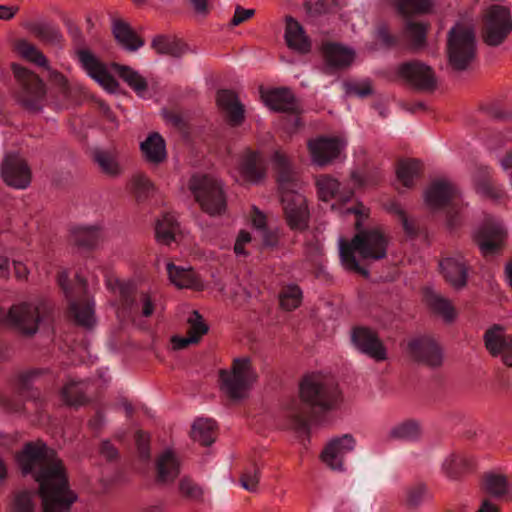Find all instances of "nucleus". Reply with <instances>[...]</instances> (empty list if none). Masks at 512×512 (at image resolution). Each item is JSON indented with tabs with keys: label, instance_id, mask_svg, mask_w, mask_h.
Listing matches in <instances>:
<instances>
[{
	"label": "nucleus",
	"instance_id": "nucleus-1",
	"mask_svg": "<svg viewBox=\"0 0 512 512\" xmlns=\"http://www.w3.org/2000/svg\"><path fill=\"white\" fill-rule=\"evenodd\" d=\"M299 402L289 407L288 417L296 432L310 433L311 424H318L322 415L337 410L343 395L338 383L321 373L304 375L299 382Z\"/></svg>",
	"mask_w": 512,
	"mask_h": 512
},
{
	"label": "nucleus",
	"instance_id": "nucleus-2",
	"mask_svg": "<svg viewBox=\"0 0 512 512\" xmlns=\"http://www.w3.org/2000/svg\"><path fill=\"white\" fill-rule=\"evenodd\" d=\"M355 226L358 232L350 241L343 238L339 240L340 261L345 270L368 277L369 271L359 264L355 252L363 259L381 260L387 255L389 239L378 228L359 230L360 221Z\"/></svg>",
	"mask_w": 512,
	"mask_h": 512
},
{
	"label": "nucleus",
	"instance_id": "nucleus-3",
	"mask_svg": "<svg viewBox=\"0 0 512 512\" xmlns=\"http://www.w3.org/2000/svg\"><path fill=\"white\" fill-rule=\"evenodd\" d=\"M447 65L455 72L469 70L477 58V39L472 25L456 22L447 32Z\"/></svg>",
	"mask_w": 512,
	"mask_h": 512
},
{
	"label": "nucleus",
	"instance_id": "nucleus-4",
	"mask_svg": "<svg viewBox=\"0 0 512 512\" xmlns=\"http://www.w3.org/2000/svg\"><path fill=\"white\" fill-rule=\"evenodd\" d=\"M15 461L21 474L31 475L37 483L40 476L50 471L66 469L57 452L40 439L26 442L16 453Z\"/></svg>",
	"mask_w": 512,
	"mask_h": 512
},
{
	"label": "nucleus",
	"instance_id": "nucleus-5",
	"mask_svg": "<svg viewBox=\"0 0 512 512\" xmlns=\"http://www.w3.org/2000/svg\"><path fill=\"white\" fill-rule=\"evenodd\" d=\"M43 512H70L77 494L70 489L67 470H54L38 479Z\"/></svg>",
	"mask_w": 512,
	"mask_h": 512
},
{
	"label": "nucleus",
	"instance_id": "nucleus-6",
	"mask_svg": "<svg viewBox=\"0 0 512 512\" xmlns=\"http://www.w3.org/2000/svg\"><path fill=\"white\" fill-rule=\"evenodd\" d=\"M188 186L203 212L209 216L226 212L227 197L222 181L211 175L196 174L190 178Z\"/></svg>",
	"mask_w": 512,
	"mask_h": 512
},
{
	"label": "nucleus",
	"instance_id": "nucleus-7",
	"mask_svg": "<svg viewBox=\"0 0 512 512\" xmlns=\"http://www.w3.org/2000/svg\"><path fill=\"white\" fill-rule=\"evenodd\" d=\"M257 377L249 357L235 358L230 369L219 371L220 389L231 400H242L247 397Z\"/></svg>",
	"mask_w": 512,
	"mask_h": 512
},
{
	"label": "nucleus",
	"instance_id": "nucleus-8",
	"mask_svg": "<svg viewBox=\"0 0 512 512\" xmlns=\"http://www.w3.org/2000/svg\"><path fill=\"white\" fill-rule=\"evenodd\" d=\"M11 70L19 89L15 93L17 103L30 113H39L44 107L46 88L42 79L28 68L11 64Z\"/></svg>",
	"mask_w": 512,
	"mask_h": 512
},
{
	"label": "nucleus",
	"instance_id": "nucleus-9",
	"mask_svg": "<svg viewBox=\"0 0 512 512\" xmlns=\"http://www.w3.org/2000/svg\"><path fill=\"white\" fill-rule=\"evenodd\" d=\"M49 311L50 307L45 303L34 305L22 302L12 305L8 312L0 308V322L17 330L24 336L31 337L37 333L39 323Z\"/></svg>",
	"mask_w": 512,
	"mask_h": 512
},
{
	"label": "nucleus",
	"instance_id": "nucleus-10",
	"mask_svg": "<svg viewBox=\"0 0 512 512\" xmlns=\"http://www.w3.org/2000/svg\"><path fill=\"white\" fill-rule=\"evenodd\" d=\"M512 32V16L506 6L493 4L483 12L481 39L489 47L503 44Z\"/></svg>",
	"mask_w": 512,
	"mask_h": 512
},
{
	"label": "nucleus",
	"instance_id": "nucleus-11",
	"mask_svg": "<svg viewBox=\"0 0 512 512\" xmlns=\"http://www.w3.org/2000/svg\"><path fill=\"white\" fill-rule=\"evenodd\" d=\"M397 75L410 87L419 92L432 93L438 86L433 68L418 60L399 64Z\"/></svg>",
	"mask_w": 512,
	"mask_h": 512
},
{
	"label": "nucleus",
	"instance_id": "nucleus-12",
	"mask_svg": "<svg viewBox=\"0 0 512 512\" xmlns=\"http://www.w3.org/2000/svg\"><path fill=\"white\" fill-rule=\"evenodd\" d=\"M506 238L507 231L504 227L491 219H486L472 235L473 241L485 258L500 253Z\"/></svg>",
	"mask_w": 512,
	"mask_h": 512
},
{
	"label": "nucleus",
	"instance_id": "nucleus-13",
	"mask_svg": "<svg viewBox=\"0 0 512 512\" xmlns=\"http://www.w3.org/2000/svg\"><path fill=\"white\" fill-rule=\"evenodd\" d=\"M281 203L288 227L293 231H306L309 228L310 212L305 196L297 191L284 192Z\"/></svg>",
	"mask_w": 512,
	"mask_h": 512
},
{
	"label": "nucleus",
	"instance_id": "nucleus-14",
	"mask_svg": "<svg viewBox=\"0 0 512 512\" xmlns=\"http://www.w3.org/2000/svg\"><path fill=\"white\" fill-rule=\"evenodd\" d=\"M265 105L272 111L295 115L294 130L302 126V108L293 91L288 87H278L262 92Z\"/></svg>",
	"mask_w": 512,
	"mask_h": 512
},
{
	"label": "nucleus",
	"instance_id": "nucleus-15",
	"mask_svg": "<svg viewBox=\"0 0 512 512\" xmlns=\"http://www.w3.org/2000/svg\"><path fill=\"white\" fill-rule=\"evenodd\" d=\"M351 342L362 354L381 362L387 359V349L378 333L365 326H356L351 330Z\"/></svg>",
	"mask_w": 512,
	"mask_h": 512
},
{
	"label": "nucleus",
	"instance_id": "nucleus-16",
	"mask_svg": "<svg viewBox=\"0 0 512 512\" xmlns=\"http://www.w3.org/2000/svg\"><path fill=\"white\" fill-rule=\"evenodd\" d=\"M78 60L87 74L100 86L110 93L119 89V83L108 71L106 65L101 62L90 50L81 49L77 51Z\"/></svg>",
	"mask_w": 512,
	"mask_h": 512
},
{
	"label": "nucleus",
	"instance_id": "nucleus-17",
	"mask_svg": "<svg viewBox=\"0 0 512 512\" xmlns=\"http://www.w3.org/2000/svg\"><path fill=\"white\" fill-rule=\"evenodd\" d=\"M424 200L430 210L438 211L460 200V192L452 182L438 179L425 190Z\"/></svg>",
	"mask_w": 512,
	"mask_h": 512
},
{
	"label": "nucleus",
	"instance_id": "nucleus-18",
	"mask_svg": "<svg viewBox=\"0 0 512 512\" xmlns=\"http://www.w3.org/2000/svg\"><path fill=\"white\" fill-rule=\"evenodd\" d=\"M346 146V141L339 137L321 136L308 142L312 160L318 166H326L337 159Z\"/></svg>",
	"mask_w": 512,
	"mask_h": 512
},
{
	"label": "nucleus",
	"instance_id": "nucleus-19",
	"mask_svg": "<svg viewBox=\"0 0 512 512\" xmlns=\"http://www.w3.org/2000/svg\"><path fill=\"white\" fill-rule=\"evenodd\" d=\"M439 267L445 281L452 288L462 290L467 286L470 265L462 254L456 253L442 258Z\"/></svg>",
	"mask_w": 512,
	"mask_h": 512
},
{
	"label": "nucleus",
	"instance_id": "nucleus-20",
	"mask_svg": "<svg viewBox=\"0 0 512 512\" xmlns=\"http://www.w3.org/2000/svg\"><path fill=\"white\" fill-rule=\"evenodd\" d=\"M1 175L8 186L17 189H25L31 182V170L18 154L6 155L2 162Z\"/></svg>",
	"mask_w": 512,
	"mask_h": 512
},
{
	"label": "nucleus",
	"instance_id": "nucleus-21",
	"mask_svg": "<svg viewBox=\"0 0 512 512\" xmlns=\"http://www.w3.org/2000/svg\"><path fill=\"white\" fill-rule=\"evenodd\" d=\"M483 338L488 352L494 357L501 355L502 362L512 367V335L505 334L503 326L494 324L486 330Z\"/></svg>",
	"mask_w": 512,
	"mask_h": 512
},
{
	"label": "nucleus",
	"instance_id": "nucleus-22",
	"mask_svg": "<svg viewBox=\"0 0 512 512\" xmlns=\"http://www.w3.org/2000/svg\"><path fill=\"white\" fill-rule=\"evenodd\" d=\"M408 351L415 361L430 367H439L443 362L440 346L428 337L411 340L408 343Z\"/></svg>",
	"mask_w": 512,
	"mask_h": 512
},
{
	"label": "nucleus",
	"instance_id": "nucleus-23",
	"mask_svg": "<svg viewBox=\"0 0 512 512\" xmlns=\"http://www.w3.org/2000/svg\"><path fill=\"white\" fill-rule=\"evenodd\" d=\"M355 447V439L350 434L332 439L321 452V460L332 470H343V458Z\"/></svg>",
	"mask_w": 512,
	"mask_h": 512
},
{
	"label": "nucleus",
	"instance_id": "nucleus-24",
	"mask_svg": "<svg viewBox=\"0 0 512 512\" xmlns=\"http://www.w3.org/2000/svg\"><path fill=\"white\" fill-rule=\"evenodd\" d=\"M327 67L341 70L348 68L355 59V51L337 42H323L320 48Z\"/></svg>",
	"mask_w": 512,
	"mask_h": 512
},
{
	"label": "nucleus",
	"instance_id": "nucleus-25",
	"mask_svg": "<svg viewBox=\"0 0 512 512\" xmlns=\"http://www.w3.org/2000/svg\"><path fill=\"white\" fill-rule=\"evenodd\" d=\"M216 103L219 109L225 112L228 123L233 126H240L245 120L244 106L238 99V95L229 89L217 91Z\"/></svg>",
	"mask_w": 512,
	"mask_h": 512
},
{
	"label": "nucleus",
	"instance_id": "nucleus-26",
	"mask_svg": "<svg viewBox=\"0 0 512 512\" xmlns=\"http://www.w3.org/2000/svg\"><path fill=\"white\" fill-rule=\"evenodd\" d=\"M273 167L277 174V182L281 196L284 192L297 191L298 178L292 169L289 158L281 151H276L272 157Z\"/></svg>",
	"mask_w": 512,
	"mask_h": 512
},
{
	"label": "nucleus",
	"instance_id": "nucleus-27",
	"mask_svg": "<svg viewBox=\"0 0 512 512\" xmlns=\"http://www.w3.org/2000/svg\"><path fill=\"white\" fill-rule=\"evenodd\" d=\"M69 301V313L73 317L76 325L91 329L95 325L94 302L86 297V294L80 297L76 295Z\"/></svg>",
	"mask_w": 512,
	"mask_h": 512
},
{
	"label": "nucleus",
	"instance_id": "nucleus-28",
	"mask_svg": "<svg viewBox=\"0 0 512 512\" xmlns=\"http://www.w3.org/2000/svg\"><path fill=\"white\" fill-rule=\"evenodd\" d=\"M111 30L118 45L128 52L137 51L145 43L130 24L122 19H113Z\"/></svg>",
	"mask_w": 512,
	"mask_h": 512
},
{
	"label": "nucleus",
	"instance_id": "nucleus-29",
	"mask_svg": "<svg viewBox=\"0 0 512 512\" xmlns=\"http://www.w3.org/2000/svg\"><path fill=\"white\" fill-rule=\"evenodd\" d=\"M285 41L287 46L301 54L309 53L311 41L306 35L303 26L292 16H286Z\"/></svg>",
	"mask_w": 512,
	"mask_h": 512
},
{
	"label": "nucleus",
	"instance_id": "nucleus-30",
	"mask_svg": "<svg viewBox=\"0 0 512 512\" xmlns=\"http://www.w3.org/2000/svg\"><path fill=\"white\" fill-rule=\"evenodd\" d=\"M101 237L100 228L93 226H73L70 228L69 242L78 249L95 248Z\"/></svg>",
	"mask_w": 512,
	"mask_h": 512
},
{
	"label": "nucleus",
	"instance_id": "nucleus-31",
	"mask_svg": "<svg viewBox=\"0 0 512 512\" xmlns=\"http://www.w3.org/2000/svg\"><path fill=\"white\" fill-rule=\"evenodd\" d=\"M151 47L159 55H168L180 58L189 51V46L173 35H156L151 42Z\"/></svg>",
	"mask_w": 512,
	"mask_h": 512
},
{
	"label": "nucleus",
	"instance_id": "nucleus-32",
	"mask_svg": "<svg viewBox=\"0 0 512 512\" xmlns=\"http://www.w3.org/2000/svg\"><path fill=\"white\" fill-rule=\"evenodd\" d=\"M239 172L248 182H260L265 176V170L260 165L259 152L246 149L239 163Z\"/></svg>",
	"mask_w": 512,
	"mask_h": 512
},
{
	"label": "nucleus",
	"instance_id": "nucleus-33",
	"mask_svg": "<svg viewBox=\"0 0 512 512\" xmlns=\"http://www.w3.org/2000/svg\"><path fill=\"white\" fill-rule=\"evenodd\" d=\"M45 375H51V371L47 368H34L19 373L17 376V388L19 394L33 400L40 399V391L38 389H33L32 385L35 381Z\"/></svg>",
	"mask_w": 512,
	"mask_h": 512
},
{
	"label": "nucleus",
	"instance_id": "nucleus-34",
	"mask_svg": "<svg viewBox=\"0 0 512 512\" xmlns=\"http://www.w3.org/2000/svg\"><path fill=\"white\" fill-rule=\"evenodd\" d=\"M140 149L149 163L159 164L166 159V144L158 132H152L140 144Z\"/></svg>",
	"mask_w": 512,
	"mask_h": 512
},
{
	"label": "nucleus",
	"instance_id": "nucleus-35",
	"mask_svg": "<svg viewBox=\"0 0 512 512\" xmlns=\"http://www.w3.org/2000/svg\"><path fill=\"white\" fill-rule=\"evenodd\" d=\"M88 384L84 381H69L60 390L62 401L71 407L84 406L90 402Z\"/></svg>",
	"mask_w": 512,
	"mask_h": 512
},
{
	"label": "nucleus",
	"instance_id": "nucleus-36",
	"mask_svg": "<svg viewBox=\"0 0 512 512\" xmlns=\"http://www.w3.org/2000/svg\"><path fill=\"white\" fill-rule=\"evenodd\" d=\"M26 29L44 44L59 46L63 42L61 31L52 23L30 22L26 25Z\"/></svg>",
	"mask_w": 512,
	"mask_h": 512
},
{
	"label": "nucleus",
	"instance_id": "nucleus-37",
	"mask_svg": "<svg viewBox=\"0 0 512 512\" xmlns=\"http://www.w3.org/2000/svg\"><path fill=\"white\" fill-rule=\"evenodd\" d=\"M157 481L161 483L173 482L180 473V464L171 450L162 453L156 462Z\"/></svg>",
	"mask_w": 512,
	"mask_h": 512
},
{
	"label": "nucleus",
	"instance_id": "nucleus-38",
	"mask_svg": "<svg viewBox=\"0 0 512 512\" xmlns=\"http://www.w3.org/2000/svg\"><path fill=\"white\" fill-rule=\"evenodd\" d=\"M216 429L217 425L213 419L198 418L192 425L190 436L201 446L208 447L215 442Z\"/></svg>",
	"mask_w": 512,
	"mask_h": 512
},
{
	"label": "nucleus",
	"instance_id": "nucleus-39",
	"mask_svg": "<svg viewBox=\"0 0 512 512\" xmlns=\"http://www.w3.org/2000/svg\"><path fill=\"white\" fill-rule=\"evenodd\" d=\"M476 191L492 200H500L505 196L501 186L493 183L488 167H479L474 179Z\"/></svg>",
	"mask_w": 512,
	"mask_h": 512
},
{
	"label": "nucleus",
	"instance_id": "nucleus-40",
	"mask_svg": "<svg viewBox=\"0 0 512 512\" xmlns=\"http://www.w3.org/2000/svg\"><path fill=\"white\" fill-rule=\"evenodd\" d=\"M425 300L429 308L446 322L450 323L456 318V311L451 301L433 290H426Z\"/></svg>",
	"mask_w": 512,
	"mask_h": 512
},
{
	"label": "nucleus",
	"instance_id": "nucleus-41",
	"mask_svg": "<svg viewBox=\"0 0 512 512\" xmlns=\"http://www.w3.org/2000/svg\"><path fill=\"white\" fill-rule=\"evenodd\" d=\"M422 163L418 159H402L397 162L396 176L397 180L405 188H412L416 178L422 173Z\"/></svg>",
	"mask_w": 512,
	"mask_h": 512
},
{
	"label": "nucleus",
	"instance_id": "nucleus-42",
	"mask_svg": "<svg viewBox=\"0 0 512 512\" xmlns=\"http://www.w3.org/2000/svg\"><path fill=\"white\" fill-rule=\"evenodd\" d=\"M167 273L171 283L178 288H197L200 285V280L191 268L185 269L169 262Z\"/></svg>",
	"mask_w": 512,
	"mask_h": 512
},
{
	"label": "nucleus",
	"instance_id": "nucleus-43",
	"mask_svg": "<svg viewBox=\"0 0 512 512\" xmlns=\"http://www.w3.org/2000/svg\"><path fill=\"white\" fill-rule=\"evenodd\" d=\"M421 435L420 423L414 419H407L393 426L387 434V440L414 441Z\"/></svg>",
	"mask_w": 512,
	"mask_h": 512
},
{
	"label": "nucleus",
	"instance_id": "nucleus-44",
	"mask_svg": "<svg viewBox=\"0 0 512 512\" xmlns=\"http://www.w3.org/2000/svg\"><path fill=\"white\" fill-rule=\"evenodd\" d=\"M111 68L138 94L147 90L148 84L146 79L130 66L114 62L111 64Z\"/></svg>",
	"mask_w": 512,
	"mask_h": 512
},
{
	"label": "nucleus",
	"instance_id": "nucleus-45",
	"mask_svg": "<svg viewBox=\"0 0 512 512\" xmlns=\"http://www.w3.org/2000/svg\"><path fill=\"white\" fill-rule=\"evenodd\" d=\"M483 490L495 499H501L509 493L508 479L503 474L486 473L483 476Z\"/></svg>",
	"mask_w": 512,
	"mask_h": 512
},
{
	"label": "nucleus",
	"instance_id": "nucleus-46",
	"mask_svg": "<svg viewBox=\"0 0 512 512\" xmlns=\"http://www.w3.org/2000/svg\"><path fill=\"white\" fill-rule=\"evenodd\" d=\"M177 227L178 223L174 215L170 213L164 214L163 217L156 222V240L161 244L169 245L175 240Z\"/></svg>",
	"mask_w": 512,
	"mask_h": 512
},
{
	"label": "nucleus",
	"instance_id": "nucleus-47",
	"mask_svg": "<svg viewBox=\"0 0 512 512\" xmlns=\"http://www.w3.org/2000/svg\"><path fill=\"white\" fill-rule=\"evenodd\" d=\"M474 466V460L462 454H452L444 463L445 472L452 479L472 470Z\"/></svg>",
	"mask_w": 512,
	"mask_h": 512
},
{
	"label": "nucleus",
	"instance_id": "nucleus-48",
	"mask_svg": "<svg viewBox=\"0 0 512 512\" xmlns=\"http://www.w3.org/2000/svg\"><path fill=\"white\" fill-rule=\"evenodd\" d=\"M38 491L20 490L13 493L11 509L13 512H37L35 501Z\"/></svg>",
	"mask_w": 512,
	"mask_h": 512
},
{
	"label": "nucleus",
	"instance_id": "nucleus-49",
	"mask_svg": "<svg viewBox=\"0 0 512 512\" xmlns=\"http://www.w3.org/2000/svg\"><path fill=\"white\" fill-rule=\"evenodd\" d=\"M18 53L26 60L46 69H49L47 57L34 44L21 39L16 43Z\"/></svg>",
	"mask_w": 512,
	"mask_h": 512
},
{
	"label": "nucleus",
	"instance_id": "nucleus-50",
	"mask_svg": "<svg viewBox=\"0 0 512 512\" xmlns=\"http://www.w3.org/2000/svg\"><path fill=\"white\" fill-rule=\"evenodd\" d=\"M399 14L404 17L426 14L433 6V0H394Z\"/></svg>",
	"mask_w": 512,
	"mask_h": 512
},
{
	"label": "nucleus",
	"instance_id": "nucleus-51",
	"mask_svg": "<svg viewBox=\"0 0 512 512\" xmlns=\"http://www.w3.org/2000/svg\"><path fill=\"white\" fill-rule=\"evenodd\" d=\"M76 283L70 288L69 287V275L66 271H62L58 274V284L62 288L66 298L68 300L74 298L76 295L79 297L87 293V281L85 278L76 274Z\"/></svg>",
	"mask_w": 512,
	"mask_h": 512
},
{
	"label": "nucleus",
	"instance_id": "nucleus-52",
	"mask_svg": "<svg viewBox=\"0 0 512 512\" xmlns=\"http://www.w3.org/2000/svg\"><path fill=\"white\" fill-rule=\"evenodd\" d=\"M131 190L138 202L146 200L155 191L152 181L143 173H136L132 176Z\"/></svg>",
	"mask_w": 512,
	"mask_h": 512
},
{
	"label": "nucleus",
	"instance_id": "nucleus-53",
	"mask_svg": "<svg viewBox=\"0 0 512 512\" xmlns=\"http://www.w3.org/2000/svg\"><path fill=\"white\" fill-rule=\"evenodd\" d=\"M463 211L464 204L461 199L446 208L445 225L450 233L457 232L464 225Z\"/></svg>",
	"mask_w": 512,
	"mask_h": 512
},
{
	"label": "nucleus",
	"instance_id": "nucleus-54",
	"mask_svg": "<svg viewBox=\"0 0 512 512\" xmlns=\"http://www.w3.org/2000/svg\"><path fill=\"white\" fill-rule=\"evenodd\" d=\"M302 296V290L297 284L288 285L279 294L280 306L292 311L301 305Z\"/></svg>",
	"mask_w": 512,
	"mask_h": 512
},
{
	"label": "nucleus",
	"instance_id": "nucleus-55",
	"mask_svg": "<svg viewBox=\"0 0 512 512\" xmlns=\"http://www.w3.org/2000/svg\"><path fill=\"white\" fill-rule=\"evenodd\" d=\"M316 186L319 199L328 202L337 197L340 183L330 176L323 175L317 179Z\"/></svg>",
	"mask_w": 512,
	"mask_h": 512
},
{
	"label": "nucleus",
	"instance_id": "nucleus-56",
	"mask_svg": "<svg viewBox=\"0 0 512 512\" xmlns=\"http://www.w3.org/2000/svg\"><path fill=\"white\" fill-rule=\"evenodd\" d=\"M428 28L429 25L424 22L408 21L406 23L405 31L414 48L425 46Z\"/></svg>",
	"mask_w": 512,
	"mask_h": 512
},
{
	"label": "nucleus",
	"instance_id": "nucleus-57",
	"mask_svg": "<svg viewBox=\"0 0 512 512\" xmlns=\"http://www.w3.org/2000/svg\"><path fill=\"white\" fill-rule=\"evenodd\" d=\"M94 160L101 171L111 177L120 175L121 169L116 158L109 152L97 150L94 152Z\"/></svg>",
	"mask_w": 512,
	"mask_h": 512
},
{
	"label": "nucleus",
	"instance_id": "nucleus-58",
	"mask_svg": "<svg viewBox=\"0 0 512 512\" xmlns=\"http://www.w3.org/2000/svg\"><path fill=\"white\" fill-rule=\"evenodd\" d=\"M187 323L189 325L187 334L190 337H196L197 343L200 341L203 335L209 331L208 325L205 323L202 315L197 311L193 310L191 316L188 318Z\"/></svg>",
	"mask_w": 512,
	"mask_h": 512
},
{
	"label": "nucleus",
	"instance_id": "nucleus-59",
	"mask_svg": "<svg viewBox=\"0 0 512 512\" xmlns=\"http://www.w3.org/2000/svg\"><path fill=\"white\" fill-rule=\"evenodd\" d=\"M260 474V468L255 463L251 464L244 470L240 477L241 486L250 492H256L260 480Z\"/></svg>",
	"mask_w": 512,
	"mask_h": 512
},
{
	"label": "nucleus",
	"instance_id": "nucleus-60",
	"mask_svg": "<svg viewBox=\"0 0 512 512\" xmlns=\"http://www.w3.org/2000/svg\"><path fill=\"white\" fill-rule=\"evenodd\" d=\"M338 0H307L305 8L310 15H322L337 6Z\"/></svg>",
	"mask_w": 512,
	"mask_h": 512
},
{
	"label": "nucleus",
	"instance_id": "nucleus-61",
	"mask_svg": "<svg viewBox=\"0 0 512 512\" xmlns=\"http://www.w3.org/2000/svg\"><path fill=\"white\" fill-rule=\"evenodd\" d=\"M431 499V495L428 492L427 488L423 484H419L415 487H412L408 490L407 493V504L409 507L416 508L422 502Z\"/></svg>",
	"mask_w": 512,
	"mask_h": 512
},
{
	"label": "nucleus",
	"instance_id": "nucleus-62",
	"mask_svg": "<svg viewBox=\"0 0 512 512\" xmlns=\"http://www.w3.org/2000/svg\"><path fill=\"white\" fill-rule=\"evenodd\" d=\"M375 38L386 49H391L398 44V37L390 32L388 25L385 23H381L377 26Z\"/></svg>",
	"mask_w": 512,
	"mask_h": 512
},
{
	"label": "nucleus",
	"instance_id": "nucleus-63",
	"mask_svg": "<svg viewBox=\"0 0 512 512\" xmlns=\"http://www.w3.org/2000/svg\"><path fill=\"white\" fill-rule=\"evenodd\" d=\"M135 304L141 307V315L143 317H150L154 313L155 303L147 292H141Z\"/></svg>",
	"mask_w": 512,
	"mask_h": 512
},
{
	"label": "nucleus",
	"instance_id": "nucleus-64",
	"mask_svg": "<svg viewBox=\"0 0 512 512\" xmlns=\"http://www.w3.org/2000/svg\"><path fill=\"white\" fill-rule=\"evenodd\" d=\"M179 489L183 495L192 499H199L202 496V489L189 479H182Z\"/></svg>",
	"mask_w": 512,
	"mask_h": 512
}]
</instances>
